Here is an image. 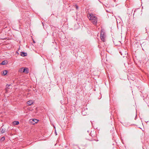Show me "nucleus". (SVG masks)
Segmentation results:
<instances>
[{
    "instance_id": "f257e3e1",
    "label": "nucleus",
    "mask_w": 149,
    "mask_h": 149,
    "mask_svg": "<svg viewBox=\"0 0 149 149\" xmlns=\"http://www.w3.org/2000/svg\"><path fill=\"white\" fill-rule=\"evenodd\" d=\"M88 19L91 21L94 24H96L97 23V18L92 14H89L88 15Z\"/></svg>"
},
{
    "instance_id": "f03ea898",
    "label": "nucleus",
    "mask_w": 149,
    "mask_h": 149,
    "mask_svg": "<svg viewBox=\"0 0 149 149\" xmlns=\"http://www.w3.org/2000/svg\"><path fill=\"white\" fill-rule=\"evenodd\" d=\"M104 33V30L103 29H102L101 31L100 38L103 41H104L105 40V36Z\"/></svg>"
},
{
    "instance_id": "7ed1b4c3",
    "label": "nucleus",
    "mask_w": 149,
    "mask_h": 149,
    "mask_svg": "<svg viewBox=\"0 0 149 149\" xmlns=\"http://www.w3.org/2000/svg\"><path fill=\"white\" fill-rule=\"evenodd\" d=\"M19 72H25L26 73H28V70L27 69H26V68H22L19 70Z\"/></svg>"
},
{
    "instance_id": "20e7f679",
    "label": "nucleus",
    "mask_w": 149,
    "mask_h": 149,
    "mask_svg": "<svg viewBox=\"0 0 149 149\" xmlns=\"http://www.w3.org/2000/svg\"><path fill=\"white\" fill-rule=\"evenodd\" d=\"M38 120L36 119H32L29 120V123L31 124L34 125L38 123Z\"/></svg>"
},
{
    "instance_id": "39448f33",
    "label": "nucleus",
    "mask_w": 149,
    "mask_h": 149,
    "mask_svg": "<svg viewBox=\"0 0 149 149\" xmlns=\"http://www.w3.org/2000/svg\"><path fill=\"white\" fill-rule=\"evenodd\" d=\"M27 103L28 105H31L33 103V102L32 100H29L27 102Z\"/></svg>"
},
{
    "instance_id": "423d86ee",
    "label": "nucleus",
    "mask_w": 149,
    "mask_h": 149,
    "mask_svg": "<svg viewBox=\"0 0 149 149\" xmlns=\"http://www.w3.org/2000/svg\"><path fill=\"white\" fill-rule=\"evenodd\" d=\"M20 55L22 56H26L27 54L24 52H21Z\"/></svg>"
},
{
    "instance_id": "0eeeda50",
    "label": "nucleus",
    "mask_w": 149,
    "mask_h": 149,
    "mask_svg": "<svg viewBox=\"0 0 149 149\" xmlns=\"http://www.w3.org/2000/svg\"><path fill=\"white\" fill-rule=\"evenodd\" d=\"M13 124L15 125H18L19 124V122L18 121H14L13 122Z\"/></svg>"
},
{
    "instance_id": "6e6552de",
    "label": "nucleus",
    "mask_w": 149,
    "mask_h": 149,
    "mask_svg": "<svg viewBox=\"0 0 149 149\" xmlns=\"http://www.w3.org/2000/svg\"><path fill=\"white\" fill-rule=\"evenodd\" d=\"M7 72H8L7 70H4L3 71V75H6L7 74Z\"/></svg>"
},
{
    "instance_id": "1a4fd4ad",
    "label": "nucleus",
    "mask_w": 149,
    "mask_h": 149,
    "mask_svg": "<svg viewBox=\"0 0 149 149\" xmlns=\"http://www.w3.org/2000/svg\"><path fill=\"white\" fill-rule=\"evenodd\" d=\"M6 64V62L5 61H3L1 63V65H5Z\"/></svg>"
},
{
    "instance_id": "9d476101",
    "label": "nucleus",
    "mask_w": 149,
    "mask_h": 149,
    "mask_svg": "<svg viewBox=\"0 0 149 149\" xmlns=\"http://www.w3.org/2000/svg\"><path fill=\"white\" fill-rule=\"evenodd\" d=\"M5 140V137H2L1 138V140L2 141H3Z\"/></svg>"
},
{
    "instance_id": "9b49d317",
    "label": "nucleus",
    "mask_w": 149,
    "mask_h": 149,
    "mask_svg": "<svg viewBox=\"0 0 149 149\" xmlns=\"http://www.w3.org/2000/svg\"><path fill=\"white\" fill-rule=\"evenodd\" d=\"M5 132V130H2L1 131V132L2 133H4Z\"/></svg>"
},
{
    "instance_id": "f8f14e48",
    "label": "nucleus",
    "mask_w": 149,
    "mask_h": 149,
    "mask_svg": "<svg viewBox=\"0 0 149 149\" xmlns=\"http://www.w3.org/2000/svg\"><path fill=\"white\" fill-rule=\"evenodd\" d=\"M10 85H11V84H10V85H8V84H7V85H6V87H7V88H8V86H10Z\"/></svg>"
},
{
    "instance_id": "ddd939ff",
    "label": "nucleus",
    "mask_w": 149,
    "mask_h": 149,
    "mask_svg": "<svg viewBox=\"0 0 149 149\" xmlns=\"http://www.w3.org/2000/svg\"><path fill=\"white\" fill-rule=\"evenodd\" d=\"M55 133H56V135H57V133H56V131H55Z\"/></svg>"
},
{
    "instance_id": "4468645a",
    "label": "nucleus",
    "mask_w": 149,
    "mask_h": 149,
    "mask_svg": "<svg viewBox=\"0 0 149 149\" xmlns=\"http://www.w3.org/2000/svg\"><path fill=\"white\" fill-rule=\"evenodd\" d=\"M120 54H121V55H122V53H121V52H120Z\"/></svg>"
},
{
    "instance_id": "2eb2a0df",
    "label": "nucleus",
    "mask_w": 149,
    "mask_h": 149,
    "mask_svg": "<svg viewBox=\"0 0 149 149\" xmlns=\"http://www.w3.org/2000/svg\"><path fill=\"white\" fill-rule=\"evenodd\" d=\"M42 24L43 26H44V24H43V23H42Z\"/></svg>"
},
{
    "instance_id": "dca6fc26",
    "label": "nucleus",
    "mask_w": 149,
    "mask_h": 149,
    "mask_svg": "<svg viewBox=\"0 0 149 149\" xmlns=\"http://www.w3.org/2000/svg\"><path fill=\"white\" fill-rule=\"evenodd\" d=\"M76 7H77V9L78 8V7L77 6Z\"/></svg>"
}]
</instances>
